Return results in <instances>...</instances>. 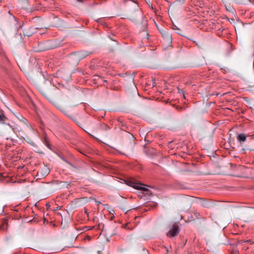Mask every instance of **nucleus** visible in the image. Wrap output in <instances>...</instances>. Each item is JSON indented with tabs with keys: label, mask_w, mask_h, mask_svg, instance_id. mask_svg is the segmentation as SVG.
<instances>
[{
	"label": "nucleus",
	"mask_w": 254,
	"mask_h": 254,
	"mask_svg": "<svg viewBox=\"0 0 254 254\" xmlns=\"http://www.w3.org/2000/svg\"><path fill=\"white\" fill-rule=\"evenodd\" d=\"M4 118H5V117H4V115L2 113H0V122L3 121V119H4Z\"/></svg>",
	"instance_id": "nucleus-9"
},
{
	"label": "nucleus",
	"mask_w": 254,
	"mask_h": 254,
	"mask_svg": "<svg viewBox=\"0 0 254 254\" xmlns=\"http://www.w3.org/2000/svg\"><path fill=\"white\" fill-rule=\"evenodd\" d=\"M180 232L179 227L177 225H173L172 228L167 233V236L169 237H173L177 236Z\"/></svg>",
	"instance_id": "nucleus-3"
},
{
	"label": "nucleus",
	"mask_w": 254,
	"mask_h": 254,
	"mask_svg": "<svg viewBox=\"0 0 254 254\" xmlns=\"http://www.w3.org/2000/svg\"><path fill=\"white\" fill-rule=\"evenodd\" d=\"M99 128L103 130H107L109 129V126L105 123L100 124L99 125Z\"/></svg>",
	"instance_id": "nucleus-7"
},
{
	"label": "nucleus",
	"mask_w": 254,
	"mask_h": 254,
	"mask_svg": "<svg viewBox=\"0 0 254 254\" xmlns=\"http://www.w3.org/2000/svg\"><path fill=\"white\" fill-rule=\"evenodd\" d=\"M192 218L194 219H200L201 218V217L199 213L196 211H194L192 213ZM202 218L204 219L203 217H202Z\"/></svg>",
	"instance_id": "nucleus-6"
},
{
	"label": "nucleus",
	"mask_w": 254,
	"mask_h": 254,
	"mask_svg": "<svg viewBox=\"0 0 254 254\" xmlns=\"http://www.w3.org/2000/svg\"><path fill=\"white\" fill-rule=\"evenodd\" d=\"M247 136L244 133L239 134L237 136V140L240 142H244L246 140Z\"/></svg>",
	"instance_id": "nucleus-5"
},
{
	"label": "nucleus",
	"mask_w": 254,
	"mask_h": 254,
	"mask_svg": "<svg viewBox=\"0 0 254 254\" xmlns=\"http://www.w3.org/2000/svg\"><path fill=\"white\" fill-rule=\"evenodd\" d=\"M36 66H38V67L40 66V65L38 63H37V65Z\"/></svg>",
	"instance_id": "nucleus-13"
},
{
	"label": "nucleus",
	"mask_w": 254,
	"mask_h": 254,
	"mask_svg": "<svg viewBox=\"0 0 254 254\" xmlns=\"http://www.w3.org/2000/svg\"><path fill=\"white\" fill-rule=\"evenodd\" d=\"M128 185L136 190H142L145 191L148 190V189L144 187V185L138 182L130 181L128 182Z\"/></svg>",
	"instance_id": "nucleus-2"
},
{
	"label": "nucleus",
	"mask_w": 254,
	"mask_h": 254,
	"mask_svg": "<svg viewBox=\"0 0 254 254\" xmlns=\"http://www.w3.org/2000/svg\"><path fill=\"white\" fill-rule=\"evenodd\" d=\"M31 221H32V220H29L28 222H31Z\"/></svg>",
	"instance_id": "nucleus-14"
},
{
	"label": "nucleus",
	"mask_w": 254,
	"mask_h": 254,
	"mask_svg": "<svg viewBox=\"0 0 254 254\" xmlns=\"http://www.w3.org/2000/svg\"><path fill=\"white\" fill-rule=\"evenodd\" d=\"M178 92L179 93H182L184 97L185 98V94H184V91L182 89H181L178 88Z\"/></svg>",
	"instance_id": "nucleus-10"
},
{
	"label": "nucleus",
	"mask_w": 254,
	"mask_h": 254,
	"mask_svg": "<svg viewBox=\"0 0 254 254\" xmlns=\"http://www.w3.org/2000/svg\"><path fill=\"white\" fill-rule=\"evenodd\" d=\"M32 220H33V221H37L36 220V218H35V217H34V215H33V218H32Z\"/></svg>",
	"instance_id": "nucleus-11"
},
{
	"label": "nucleus",
	"mask_w": 254,
	"mask_h": 254,
	"mask_svg": "<svg viewBox=\"0 0 254 254\" xmlns=\"http://www.w3.org/2000/svg\"><path fill=\"white\" fill-rule=\"evenodd\" d=\"M163 37V43L167 47L171 45L172 37L170 34L167 31L162 30L160 31Z\"/></svg>",
	"instance_id": "nucleus-1"
},
{
	"label": "nucleus",
	"mask_w": 254,
	"mask_h": 254,
	"mask_svg": "<svg viewBox=\"0 0 254 254\" xmlns=\"http://www.w3.org/2000/svg\"><path fill=\"white\" fill-rule=\"evenodd\" d=\"M76 56L78 57H81V56L79 55V54H77L76 55Z\"/></svg>",
	"instance_id": "nucleus-12"
},
{
	"label": "nucleus",
	"mask_w": 254,
	"mask_h": 254,
	"mask_svg": "<svg viewBox=\"0 0 254 254\" xmlns=\"http://www.w3.org/2000/svg\"><path fill=\"white\" fill-rule=\"evenodd\" d=\"M37 20L38 19L36 18H33V24H34V25H33V27L34 26L35 27V29H42L43 28V25H40L39 26H36V24H35L37 22Z\"/></svg>",
	"instance_id": "nucleus-8"
},
{
	"label": "nucleus",
	"mask_w": 254,
	"mask_h": 254,
	"mask_svg": "<svg viewBox=\"0 0 254 254\" xmlns=\"http://www.w3.org/2000/svg\"><path fill=\"white\" fill-rule=\"evenodd\" d=\"M50 172L49 168L44 167L40 172L37 171V180L40 179L41 177H45Z\"/></svg>",
	"instance_id": "nucleus-4"
}]
</instances>
